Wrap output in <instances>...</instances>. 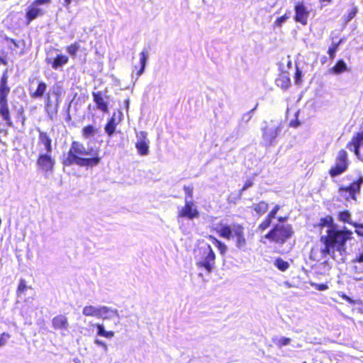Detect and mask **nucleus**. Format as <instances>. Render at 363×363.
Segmentation results:
<instances>
[{
	"label": "nucleus",
	"instance_id": "nucleus-1",
	"mask_svg": "<svg viewBox=\"0 0 363 363\" xmlns=\"http://www.w3.org/2000/svg\"><path fill=\"white\" fill-rule=\"evenodd\" d=\"M60 160L64 167L76 164L79 167H93L101 162V157L97 149L86 148L82 143L73 140L67 152L61 157Z\"/></svg>",
	"mask_w": 363,
	"mask_h": 363
},
{
	"label": "nucleus",
	"instance_id": "nucleus-2",
	"mask_svg": "<svg viewBox=\"0 0 363 363\" xmlns=\"http://www.w3.org/2000/svg\"><path fill=\"white\" fill-rule=\"evenodd\" d=\"M327 235L321 236L320 258H325L328 255L334 254L335 250L341 251L345 242L350 239L352 232L347 228H328Z\"/></svg>",
	"mask_w": 363,
	"mask_h": 363
},
{
	"label": "nucleus",
	"instance_id": "nucleus-3",
	"mask_svg": "<svg viewBox=\"0 0 363 363\" xmlns=\"http://www.w3.org/2000/svg\"><path fill=\"white\" fill-rule=\"evenodd\" d=\"M196 265L203 268L208 274L212 272L216 264V254L211 246L204 240L199 241L194 250Z\"/></svg>",
	"mask_w": 363,
	"mask_h": 363
},
{
	"label": "nucleus",
	"instance_id": "nucleus-4",
	"mask_svg": "<svg viewBox=\"0 0 363 363\" xmlns=\"http://www.w3.org/2000/svg\"><path fill=\"white\" fill-rule=\"evenodd\" d=\"M8 69H6L0 78V116L9 127L13 126L11 114L9 106L8 96L11 88L8 84Z\"/></svg>",
	"mask_w": 363,
	"mask_h": 363
},
{
	"label": "nucleus",
	"instance_id": "nucleus-5",
	"mask_svg": "<svg viewBox=\"0 0 363 363\" xmlns=\"http://www.w3.org/2000/svg\"><path fill=\"white\" fill-rule=\"evenodd\" d=\"M62 94V86L55 84L44 96V108L50 119L57 116Z\"/></svg>",
	"mask_w": 363,
	"mask_h": 363
},
{
	"label": "nucleus",
	"instance_id": "nucleus-6",
	"mask_svg": "<svg viewBox=\"0 0 363 363\" xmlns=\"http://www.w3.org/2000/svg\"><path fill=\"white\" fill-rule=\"evenodd\" d=\"M350 162L347 152L342 148L336 154L334 164L328 169V174L332 178L337 177L345 173L349 168Z\"/></svg>",
	"mask_w": 363,
	"mask_h": 363
},
{
	"label": "nucleus",
	"instance_id": "nucleus-7",
	"mask_svg": "<svg viewBox=\"0 0 363 363\" xmlns=\"http://www.w3.org/2000/svg\"><path fill=\"white\" fill-rule=\"evenodd\" d=\"M363 184V176L359 175L358 177L353 180L348 185H340L338 186V193L346 200H357V196L361 191L362 185Z\"/></svg>",
	"mask_w": 363,
	"mask_h": 363
},
{
	"label": "nucleus",
	"instance_id": "nucleus-8",
	"mask_svg": "<svg viewBox=\"0 0 363 363\" xmlns=\"http://www.w3.org/2000/svg\"><path fill=\"white\" fill-rule=\"evenodd\" d=\"M52 0H33L28 6L26 13V23L29 25L33 20L45 14V11L41 8L42 5H48Z\"/></svg>",
	"mask_w": 363,
	"mask_h": 363
},
{
	"label": "nucleus",
	"instance_id": "nucleus-9",
	"mask_svg": "<svg viewBox=\"0 0 363 363\" xmlns=\"http://www.w3.org/2000/svg\"><path fill=\"white\" fill-rule=\"evenodd\" d=\"M242 228H221L222 235L228 239H233L238 248L245 245V239L242 231Z\"/></svg>",
	"mask_w": 363,
	"mask_h": 363
},
{
	"label": "nucleus",
	"instance_id": "nucleus-10",
	"mask_svg": "<svg viewBox=\"0 0 363 363\" xmlns=\"http://www.w3.org/2000/svg\"><path fill=\"white\" fill-rule=\"evenodd\" d=\"M51 153H41L38 155L36 164L38 168L44 172H52L55 164V160L50 155Z\"/></svg>",
	"mask_w": 363,
	"mask_h": 363
},
{
	"label": "nucleus",
	"instance_id": "nucleus-11",
	"mask_svg": "<svg viewBox=\"0 0 363 363\" xmlns=\"http://www.w3.org/2000/svg\"><path fill=\"white\" fill-rule=\"evenodd\" d=\"M290 229L291 228H272L265 237L273 242L284 243L291 236L292 232Z\"/></svg>",
	"mask_w": 363,
	"mask_h": 363
},
{
	"label": "nucleus",
	"instance_id": "nucleus-12",
	"mask_svg": "<svg viewBox=\"0 0 363 363\" xmlns=\"http://www.w3.org/2000/svg\"><path fill=\"white\" fill-rule=\"evenodd\" d=\"M199 216V212L195 203L191 201H185L184 206L178 211V217L193 220Z\"/></svg>",
	"mask_w": 363,
	"mask_h": 363
},
{
	"label": "nucleus",
	"instance_id": "nucleus-13",
	"mask_svg": "<svg viewBox=\"0 0 363 363\" xmlns=\"http://www.w3.org/2000/svg\"><path fill=\"white\" fill-rule=\"evenodd\" d=\"M294 21L303 26L307 25L309 11L303 2H297L294 6Z\"/></svg>",
	"mask_w": 363,
	"mask_h": 363
},
{
	"label": "nucleus",
	"instance_id": "nucleus-14",
	"mask_svg": "<svg viewBox=\"0 0 363 363\" xmlns=\"http://www.w3.org/2000/svg\"><path fill=\"white\" fill-rule=\"evenodd\" d=\"M279 127L272 124H266L262 128V135L264 140L269 144H272L279 135Z\"/></svg>",
	"mask_w": 363,
	"mask_h": 363
},
{
	"label": "nucleus",
	"instance_id": "nucleus-15",
	"mask_svg": "<svg viewBox=\"0 0 363 363\" xmlns=\"http://www.w3.org/2000/svg\"><path fill=\"white\" fill-rule=\"evenodd\" d=\"M279 209V206H275L274 207V208L272 209V211H270V213L268 214L267 218L259 225V227H269L270 225L272 224V218L277 219L279 223L285 222L288 219L287 216L276 217V213H277V212L278 211Z\"/></svg>",
	"mask_w": 363,
	"mask_h": 363
},
{
	"label": "nucleus",
	"instance_id": "nucleus-16",
	"mask_svg": "<svg viewBox=\"0 0 363 363\" xmlns=\"http://www.w3.org/2000/svg\"><path fill=\"white\" fill-rule=\"evenodd\" d=\"M93 100L95 102L98 109L104 113L108 112V102L105 101L101 91L92 92Z\"/></svg>",
	"mask_w": 363,
	"mask_h": 363
},
{
	"label": "nucleus",
	"instance_id": "nucleus-17",
	"mask_svg": "<svg viewBox=\"0 0 363 363\" xmlns=\"http://www.w3.org/2000/svg\"><path fill=\"white\" fill-rule=\"evenodd\" d=\"M141 138L135 143V147L139 155L144 156L149 153V145L146 139V133L145 132L140 133Z\"/></svg>",
	"mask_w": 363,
	"mask_h": 363
},
{
	"label": "nucleus",
	"instance_id": "nucleus-18",
	"mask_svg": "<svg viewBox=\"0 0 363 363\" xmlns=\"http://www.w3.org/2000/svg\"><path fill=\"white\" fill-rule=\"evenodd\" d=\"M52 325L55 330H67L69 323L67 317L63 315H58L52 320Z\"/></svg>",
	"mask_w": 363,
	"mask_h": 363
},
{
	"label": "nucleus",
	"instance_id": "nucleus-19",
	"mask_svg": "<svg viewBox=\"0 0 363 363\" xmlns=\"http://www.w3.org/2000/svg\"><path fill=\"white\" fill-rule=\"evenodd\" d=\"M277 85L284 90L288 89L291 86V79L289 73L283 72L280 73L276 79Z\"/></svg>",
	"mask_w": 363,
	"mask_h": 363
},
{
	"label": "nucleus",
	"instance_id": "nucleus-20",
	"mask_svg": "<svg viewBox=\"0 0 363 363\" xmlns=\"http://www.w3.org/2000/svg\"><path fill=\"white\" fill-rule=\"evenodd\" d=\"M101 318L104 320H111L114 316L120 318L119 313L117 309L112 308L106 306H101Z\"/></svg>",
	"mask_w": 363,
	"mask_h": 363
},
{
	"label": "nucleus",
	"instance_id": "nucleus-21",
	"mask_svg": "<svg viewBox=\"0 0 363 363\" xmlns=\"http://www.w3.org/2000/svg\"><path fill=\"white\" fill-rule=\"evenodd\" d=\"M39 132V142L43 144L47 152H52V139L48 133L38 130Z\"/></svg>",
	"mask_w": 363,
	"mask_h": 363
},
{
	"label": "nucleus",
	"instance_id": "nucleus-22",
	"mask_svg": "<svg viewBox=\"0 0 363 363\" xmlns=\"http://www.w3.org/2000/svg\"><path fill=\"white\" fill-rule=\"evenodd\" d=\"M47 88L48 86L45 82L39 81L36 89L30 93V97L32 99H41L46 94Z\"/></svg>",
	"mask_w": 363,
	"mask_h": 363
},
{
	"label": "nucleus",
	"instance_id": "nucleus-23",
	"mask_svg": "<svg viewBox=\"0 0 363 363\" xmlns=\"http://www.w3.org/2000/svg\"><path fill=\"white\" fill-rule=\"evenodd\" d=\"M101 306H86L82 310L83 315L86 316H93L98 318H101Z\"/></svg>",
	"mask_w": 363,
	"mask_h": 363
},
{
	"label": "nucleus",
	"instance_id": "nucleus-24",
	"mask_svg": "<svg viewBox=\"0 0 363 363\" xmlns=\"http://www.w3.org/2000/svg\"><path fill=\"white\" fill-rule=\"evenodd\" d=\"M69 61V57L67 55L58 54L54 58L51 63L52 67L54 69H57L60 67L65 65Z\"/></svg>",
	"mask_w": 363,
	"mask_h": 363
},
{
	"label": "nucleus",
	"instance_id": "nucleus-25",
	"mask_svg": "<svg viewBox=\"0 0 363 363\" xmlns=\"http://www.w3.org/2000/svg\"><path fill=\"white\" fill-rule=\"evenodd\" d=\"M351 214L349 211L345 210L337 214V218L340 221L353 225V227H363L362 224L353 223L350 219Z\"/></svg>",
	"mask_w": 363,
	"mask_h": 363
},
{
	"label": "nucleus",
	"instance_id": "nucleus-26",
	"mask_svg": "<svg viewBox=\"0 0 363 363\" xmlns=\"http://www.w3.org/2000/svg\"><path fill=\"white\" fill-rule=\"evenodd\" d=\"M348 70L349 69L343 60H338L335 65L330 69L334 74H340Z\"/></svg>",
	"mask_w": 363,
	"mask_h": 363
},
{
	"label": "nucleus",
	"instance_id": "nucleus-27",
	"mask_svg": "<svg viewBox=\"0 0 363 363\" xmlns=\"http://www.w3.org/2000/svg\"><path fill=\"white\" fill-rule=\"evenodd\" d=\"M117 125L118 122L116 121L115 114H113L105 125L104 129L108 135L111 136L114 133Z\"/></svg>",
	"mask_w": 363,
	"mask_h": 363
},
{
	"label": "nucleus",
	"instance_id": "nucleus-28",
	"mask_svg": "<svg viewBox=\"0 0 363 363\" xmlns=\"http://www.w3.org/2000/svg\"><path fill=\"white\" fill-rule=\"evenodd\" d=\"M97 128L92 125H86L82 129V135L84 138H89L94 137Z\"/></svg>",
	"mask_w": 363,
	"mask_h": 363
},
{
	"label": "nucleus",
	"instance_id": "nucleus-29",
	"mask_svg": "<svg viewBox=\"0 0 363 363\" xmlns=\"http://www.w3.org/2000/svg\"><path fill=\"white\" fill-rule=\"evenodd\" d=\"M147 57H148V53L146 50H143L140 53V68L137 72L138 76H140L143 73L145 68Z\"/></svg>",
	"mask_w": 363,
	"mask_h": 363
},
{
	"label": "nucleus",
	"instance_id": "nucleus-30",
	"mask_svg": "<svg viewBox=\"0 0 363 363\" xmlns=\"http://www.w3.org/2000/svg\"><path fill=\"white\" fill-rule=\"evenodd\" d=\"M291 341V340L290 338L286 337L274 336L272 337V342L279 348L289 345Z\"/></svg>",
	"mask_w": 363,
	"mask_h": 363
},
{
	"label": "nucleus",
	"instance_id": "nucleus-31",
	"mask_svg": "<svg viewBox=\"0 0 363 363\" xmlns=\"http://www.w3.org/2000/svg\"><path fill=\"white\" fill-rule=\"evenodd\" d=\"M269 205L265 201H259L253 205L252 208L259 215L264 214L268 209Z\"/></svg>",
	"mask_w": 363,
	"mask_h": 363
},
{
	"label": "nucleus",
	"instance_id": "nucleus-32",
	"mask_svg": "<svg viewBox=\"0 0 363 363\" xmlns=\"http://www.w3.org/2000/svg\"><path fill=\"white\" fill-rule=\"evenodd\" d=\"M4 40L9 43H11L13 45V46H10L9 48L11 50V52H13L14 50H16V49L19 48H20V45L21 43V44H24V40H16V39H13V38H11L8 36H4Z\"/></svg>",
	"mask_w": 363,
	"mask_h": 363
},
{
	"label": "nucleus",
	"instance_id": "nucleus-33",
	"mask_svg": "<svg viewBox=\"0 0 363 363\" xmlns=\"http://www.w3.org/2000/svg\"><path fill=\"white\" fill-rule=\"evenodd\" d=\"M342 40L340 39L337 43H333L332 45L329 47L328 50V54L331 60H333L335 57V54L340 45L342 43Z\"/></svg>",
	"mask_w": 363,
	"mask_h": 363
},
{
	"label": "nucleus",
	"instance_id": "nucleus-34",
	"mask_svg": "<svg viewBox=\"0 0 363 363\" xmlns=\"http://www.w3.org/2000/svg\"><path fill=\"white\" fill-rule=\"evenodd\" d=\"M79 48V44L77 42H74V43L67 45L66 47V50L72 57H75Z\"/></svg>",
	"mask_w": 363,
	"mask_h": 363
},
{
	"label": "nucleus",
	"instance_id": "nucleus-35",
	"mask_svg": "<svg viewBox=\"0 0 363 363\" xmlns=\"http://www.w3.org/2000/svg\"><path fill=\"white\" fill-rule=\"evenodd\" d=\"M184 191L185 193V198L184 201H191L193 198L194 195V186L192 184L190 185H185L183 187Z\"/></svg>",
	"mask_w": 363,
	"mask_h": 363
},
{
	"label": "nucleus",
	"instance_id": "nucleus-36",
	"mask_svg": "<svg viewBox=\"0 0 363 363\" xmlns=\"http://www.w3.org/2000/svg\"><path fill=\"white\" fill-rule=\"evenodd\" d=\"M358 12V8L357 6H352V8L349 11V12L345 15L344 16V23H349Z\"/></svg>",
	"mask_w": 363,
	"mask_h": 363
},
{
	"label": "nucleus",
	"instance_id": "nucleus-37",
	"mask_svg": "<svg viewBox=\"0 0 363 363\" xmlns=\"http://www.w3.org/2000/svg\"><path fill=\"white\" fill-rule=\"evenodd\" d=\"M274 265L281 272L286 271L289 267V264L281 258H277L274 262Z\"/></svg>",
	"mask_w": 363,
	"mask_h": 363
},
{
	"label": "nucleus",
	"instance_id": "nucleus-38",
	"mask_svg": "<svg viewBox=\"0 0 363 363\" xmlns=\"http://www.w3.org/2000/svg\"><path fill=\"white\" fill-rule=\"evenodd\" d=\"M321 227H335L333 225V219L332 216H328L320 219V223L319 224Z\"/></svg>",
	"mask_w": 363,
	"mask_h": 363
},
{
	"label": "nucleus",
	"instance_id": "nucleus-39",
	"mask_svg": "<svg viewBox=\"0 0 363 363\" xmlns=\"http://www.w3.org/2000/svg\"><path fill=\"white\" fill-rule=\"evenodd\" d=\"M210 239H212L213 242L218 247V250H220V254H224L227 250V247L225 244L222 243L221 242L218 241L214 238H212L210 236Z\"/></svg>",
	"mask_w": 363,
	"mask_h": 363
},
{
	"label": "nucleus",
	"instance_id": "nucleus-40",
	"mask_svg": "<svg viewBox=\"0 0 363 363\" xmlns=\"http://www.w3.org/2000/svg\"><path fill=\"white\" fill-rule=\"evenodd\" d=\"M302 72L298 66L296 67V72L294 75V81L296 84H301L302 82Z\"/></svg>",
	"mask_w": 363,
	"mask_h": 363
},
{
	"label": "nucleus",
	"instance_id": "nucleus-41",
	"mask_svg": "<svg viewBox=\"0 0 363 363\" xmlns=\"http://www.w3.org/2000/svg\"><path fill=\"white\" fill-rule=\"evenodd\" d=\"M289 18V16L285 13L284 14L283 16H279L278 17L275 22H274V24H275V26H277V27H281L282 24Z\"/></svg>",
	"mask_w": 363,
	"mask_h": 363
},
{
	"label": "nucleus",
	"instance_id": "nucleus-42",
	"mask_svg": "<svg viewBox=\"0 0 363 363\" xmlns=\"http://www.w3.org/2000/svg\"><path fill=\"white\" fill-rule=\"evenodd\" d=\"M26 289H27V286H26V281L24 279H21L20 283L18 286V289H17L18 295H19V294L23 293Z\"/></svg>",
	"mask_w": 363,
	"mask_h": 363
},
{
	"label": "nucleus",
	"instance_id": "nucleus-43",
	"mask_svg": "<svg viewBox=\"0 0 363 363\" xmlns=\"http://www.w3.org/2000/svg\"><path fill=\"white\" fill-rule=\"evenodd\" d=\"M96 328H97V335L104 337L106 333V330L103 324H96Z\"/></svg>",
	"mask_w": 363,
	"mask_h": 363
},
{
	"label": "nucleus",
	"instance_id": "nucleus-44",
	"mask_svg": "<svg viewBox=\"0 0 363 363\" xmlns=\"http://www.w3.org/2000/svg\"><path fill=\"white\" fill-rule=\"evenodd\" d=\"M311 286H313V287H315V289H316L317 290H319V291H325L328 289V286L325 284L312 283Z\"/></svg>",
	"mask_w": 363,
	"mask_h": 363
},
{
	"label": "nucleus",
	"instance_id": "nucleus-45",
	"mask_svg": "<svg viewBox=\"0 0 363 363\" xmlns=\"http://www.w3.org/2000/svg\"><path fill=\"white\" fill-rule=\"evenodd\" d=\"M1 53V55H0V65H7L8 61L6 60V52L2 50Z\"/></svg>",
	"mask_w": 363,
	"mask_h": 363
},
{
	"label": "nucleus",
	"instance_id": "nucleus-46",
	"mask_svg": "<svg viewBox=\"0 0 363 363\" xmlns=\"http://www.w3.org/2000/svg\"><path fill=\"white\" fill-rule=\"evenodd\" d=\"M252 185H253V179H247L245 182V184L242 188V191H245L246 189H247L249 187L252 186Z\"/></svg>",
	"mask_w": 363,
	"mask_h": 363
},
{
	"label": "nucleus",
	"instance_id": "nucleus-47",
	"mask_svg": "<svg viewBox=\"0 0 363 363\" xmlns=\"http://www.w3.org/2000/svg\"><path fill=\"white\" fill-rule=\"evenodd\" d=\"M300 124H301V123H300L297 116H296V118L291 121V122L289 123L290 126L293 127V128H297L298 126L300 125Z\"/></svg>",
	"mask_w": 363,
	"mask_h": 363
},
{
	"label": "nucleus",
	"instance_id": "nucleus-48",
	"mask_svg": "<svg viewBox=\"0 0 363 363\" xmlns=\"http://www.w3.org/2000/svg\"><path fill=\"white\" fill-rule=\"evenodd\" d=\"M354 262L363 263V252L359 253L358 256L353 260Z\"/></svg>",
	"mask_w": 363,
	"mask_h": 363
},
{
	"label": "nucleus",
	"instance_id": "nucleus-49",
	"mask_svg": "<svg viewBox=\"0 0 363 363\" xmlns=\"http://www.w3.org/2000/svg\"><path fill=\"white\" fill-rule=\"evenodd\" d=\"M114 332L113 331H108L106 330V333L104 335V337H106L108 339H111L114 336Z\"/></svg>",
	"mask_w": 363,
	"mask_h": 363
},
{
	"label": "nucleus",
	"instance_id": "nucleus-50",
	"mask_svg": "<svg viewBox=\"0 0 363 363\" xmlns=\"http://www.w3.org/2000/svg\"><path fill=\"white\" fill-rule=\"evenodd\" d=\"M320 1L321 3V7H323L332 3L333 0H320Z\"/></svg>",
	"mask_w": 363,
	"mask_h": 363
},
{
	"label": "nucleus",
	"instance_id": "nucleus-51",
	"mask_svg": "<svg viewBox=\"0 0 363 363\" xmlns=\"http://www.w3.org/2000/svg\"><path fill=\"white\" fill-rule=\"evenodd\" d=\"M4 336H6L7 338L9 337V335L8 334L6 335L5 333H4L2 335V337L0 338V346L4 345L6 343V340H4Z\"/></svg>",
	"mask_w": 363,
	"mask_h": 363
},
{
	"label": "nucleus",
	"instance_id": "nucleus-52",
	"mask_svg": "<svg viewBox=\"0 0 363 363\" xmlns=\"http://www.w3.org/2000/svg\"><path fill=\"white\" fill-rule=\"evenodd\" d=\"M342 298H343V299H345V301H348V302H350V303H351V302H352V299H351L348 296H347V295H345V294H342Z\"/></svg>",
	"mask_w": 363,
	"mask_h": 363
},
{
	"label": "nucleus",
	"instance_id": "nucleus-53",
	"mask_svg": "<svg viewBox=\"0 0 363 363\" xmlns=\"http://www.w3.org/2000/svg\"><path fill=\"white\" fill-rule=\"evenodd\" d=\"M362 230H363V228H356V232L363 237V231H362Z\"/></svg>",
	"mask_w": 363,
	"mask_h": 363
},
{
	"label": "nucleus",
	"instance_id": "nucleus-54",
	"mask_svg": "<svg viewBox=\"0 0 363 363\" xmlns=\"http://www.w3.org/2000/svg\"><path fill=\"white\" fill-rule=\"evenodd\" d=\"M102 342V340H99V339H95L94 340V344L99 346L101 342Z\"/></svg>",
	"mask_w": 363,
	"mask_h": 363
},
{
	"label": "nucleus",
	"instance_id": "nucleus-55",
	"mask_svg": "<svg viewBox=\"0 0 363 363\" xmlns=\"http://www.w3.org/2000/svg\"><path fill=\"white\" fill-rule=\"evenodd\" d=\"M102 348H103V350H104V352H107V351H108V345H107V344H106L104 346H103Z\"/></svg>",
	"mask_w": 363,
	"mask_h": 363
},
{
	"label": "nucleus",
	"instance_id": "nucleus-56",
	"mask_svg": "<svg viewBox=\"0 0 363 363\" xmlns=\"http://www.w3.org/2000/svg\"><path fill=\"white\" fill-rule=\"evenodd\" d=\"M71 1H72V0H65V4L66 6H68L70 4Z\"/></svg>",
	"mask_w": 363,
	"mask_h": 363
},
{
	"label": "nucleus",
	"instance_id": "nucleus-57",
	"mask_svg": "<svg viewBox=\"0 0 363 363\" xmlns=\"http://www.w3.org/2000/svg\"><path fill=\"white\" fill-rule=\"evenodd\" d=\"M106 344V342H104V341H102V342H101V344H100V345H99V346L102 347H103V346H104Z\"/></svg>",
	"mask_w": 363,
	"mask_h": 363
},
{
	"label": "nucleus",
	"instance_id": "nucleus-58",
	"mask_svg": "<svg viewBox=\"0 0 363 363\" xmlns=\"http://www.w3.org/2000/svg\"><path fill=\"white\" fill-rule=\"evenodd\" d=\"M24 112V110H23V108H21L20 110H19V113H21V114H23Z\"/></svg>",
	"mask_w": 363,
	"mask_h": 363
},
{
	"label": "nucleus",
	"instance_id": "nucleus-59",
	"mask_svg": "<svg viewBox=\"0 0 363 363\" xmlns=\"http://www.w3.org/2000/svg\"><path fill=\"white\" fill-rule=\"evenodd\" d=\"M275 228H277V227H279L278 224H275L274 226Z\"/></svg>",
	"mask_w": 363,
	"mask_h": 363
},
{
	"label": "nucleus",
	"instance_id": "nucleus-60",
	"mask_svg": "<svg viewBox=\"0 0 363 363\" xmlns=\"http://www.w3.org/2000/svg\"><path fill=\"white\" fill-rule=\"evenodd\" d=\"M303 363H306V362H303Z\"/></svg>",
	"mask_w": 363,
	"mask_h": 363
}]
</instances>
